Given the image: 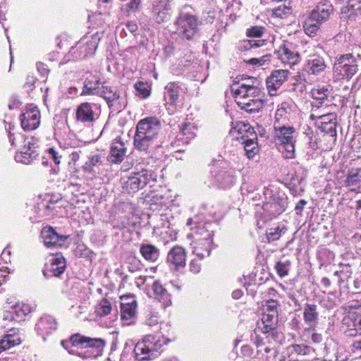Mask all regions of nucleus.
Returning a JSON list of instances; mask_svg holds the SVG:
<instances>
[{
	"label": "nucleus",
	"mask_w": 361,
	"mask_h": 361,
	"mask_svg": "<svg viewBox=\"0 0 361 361\" xmlns=\"http://www.w3.org/2000/svg\"><path fill=\"white\" fill-rule=\"evenodd\" d=\"M180 88L175 82L168 83L164 88V99L167 103L174 105L179 97Z\"/></svg>",
	"instance_id": "obj_33"
},
{
	"label": "nucleus",
	"mask_w": 361,
	"mask_h": 361,
	"mask_svg": "<svg viewBox=\"0 0 361 361\" xmlns=\"http://www.w3.org/2000/svg\"><path fill=\"white\" fill-rule=\"evenodd\" d=\"M277 307L278 302L276 300H267L265 305H263V314L278 315Z\"/></svg>",
	"instance_id": "obj_48"
},
{
	"label": "nucleus",
	"mask_w": 361,
	"mask_h": 361,
	"mask_svg": "<svg viewBox=\"0 0 361 361\" xmlns=\"http://www.w3.org/2000/svg\"><path fill=\"white\" fill-rule=\"evenodd\" d=\"M99 116V107L97 104L82 102L76 109L75 119L81 123H92Z\"/></svg>",
	"instance_id": "obj_15"
},
{
	"label": "nucleus",
	"mask_w": 361,
	"mask_h": 361,
	"mask_svg": "<svg viewBox=\"0 0 361 361\" xmlns=\"http://www.w3.org/2000/svg\"><path fill=\"white\" fill-rule=\"evenodd\" d=\"M292 13V8L290 6L282 4L273 10V14L280 18H286Z\"/></svg>",
	"instance_id": "obj_46"
},
{
	"label": "nucleus",
	"mask_w": 361,
	"mask_h": 361,
	"mask_svg": "<svg viewBox=\"0 0 361 361\" xmlns=\"http://www.w3.org/2000/svg\"><path fill=\"white\" fill-rule=\"evenodd\" d=\"M310 118L312 120H315L317 126L336 121V115L331 113H324L322 114H311Z\"/></svg>",
	"instance_id": "obj_39"
},
{
	"label": "nucleus",
	"mask_w": 361,
	"mask_h": 361,
	"mask_svg": "<svg viewBox=\"0 0 361 361\" xmlns=\"http://www.w3.org/2000/svg\"><path fill=\"white\" fill-rule=\"evenodd\" d=\"M290 109L286 104H282L280 107H279L275 114V122L278 123H283V121L288 120V114L290 113Z\"/></svg>",
	"instance_id": "obj_41"
},
{
	"label": "nucleus",
	"mask_w": 361,
	"mask_h": 361,
	"mask_svg": "<svg viewBox=\"0 0 361 361\" xmlns=\"http://www.w3.org/2000/svg\"><path fill=\"white\" fill-rule=\"evenodd\" d=\"M102 97L107 102L109 107H112L115 104H119L121 98L120 92L114 87L102 86V90L98 94Z\"/></svg>",
	"instance_id": "obj_29"
},
{
	"label": "nucleus",
	"mask_w": 361,
	"mask_h": 361,
	"mask_svg": "<svg viewBox=\"0 0 361 361\" xmlns=\"http://www.w3.org/2000/svg\"><path fill=\"white\" fill-rule=\"evenodd\" d=\"M37 68L42 76H46L48 74L49 71L47 66L45 64L42 63H37Z\"/></svg>",
	"instance_id": "obj_63"
},
{
	"label": "nucleus",
	"mask_w": 361,
	"mask_h": 361,
	"mask_svg": "<svg viewBox=\"0 0 361 361\" xmlns=\"http://www.w3.org/2000/svg\"><path fill=\"white\" fill-rule=\"evenodd\" d=\"M102 33L96 32L90 37L80 39L75 47L70 50V54L75 59H82L92 56L100 42Z\"/></svg>",
	"instance_id": "obj_7"
},
{
	"label": "nucleus",
	"mask_w": 361,
	"mask_h": 361,
	"mask_svg": "<svg viewBox=\"0 0 361 361\" xmlns=\"http://www.w3.org/2000/svg\"><path fill=\"white\" fill-rule=\"evenodd\" d=\"M311 93L314 99L317 100H324L327 98L329 90L327 87L324 86H318L317 87L312 89Z\"/></svg>",
	"instance_id": "obj_47"
},
{
	"label": "nucleus",
	"mask_w": 361,
	"mask_h": 361,
	"mask_svg": "<svg viewBox=\"0 0 361 361\" xmlns=\"http://www.w3.org/2000/svg\"><path fill=\"white\" fill-rule=\"evenodd\" d=\"M111 305L107 300H102L96 308L97 314L99 317H104L110 314Z\"/></svg>",
	"instance_id": "obj_43"
},
{
	"label": "nucleus",
	"mask_w": 361,
	"mask_h": 361,
	"mask_svg": "<svg viewBox=\"0 0 361 361\" xmlns=\"http://www.w3.org/2000/svg\"><path fill=\"white\" fill-rule=\"evenodd\" d=\"M274 130L277 140L283 145V155L286 159H292L295 155V145L293 134L295 129L292 126H286L284 123H274Z\"/></svg>",
	"instance_id": "obj_9"
},
{
	"label": "nucleus",
	"mask_w": 361,
	"mask_h": 361,
	"mask_svg": "<svg viewBox=\"0 0 361 361\" xmlns=\"http://www.w3.org/2000/svg\"><path fill=\"white\" fill-rule=\"evenodd\" d=\"M126 148L123 142L112 143L111 146L109 161L112 163H121L126 156Z\"/></svg>",
	"instance_id": "obj_31"
},
{
	"label": "nucleus",
	"mask_w": 361,
	"mask_h": 361,
	"mask_svg": "<svg viewBox=\"0 0 361 361\" xmlns=\"http://www.w3.org/2000/svg\"><path fill=\"white\" fill-rule=\"evenodd\" d=\"M144 258L149 262H155L159 256V250H140Z\"/></svg>",
	"instance_id": "obj_51"
},
{
	"label": "nucleus",
	"mask_w": 361,
	"mask_h": 361,
	"mask_svg": "<svg viewBox=\"0 0 361 361\" xmlns=\"http://www.w3.org/2000/svg\"><path fill=\"white\" fill-rule=\"evenodd\" d=\"M341 322L342 329L347 336L355 337L361 334V305L348 303Z\"/></svg>",
	"instance_id": "obj_5"
},
{
	"label": "nucleus",
	"mask_w": 361,
	"mask_h": 361,
	"mask_svg": "<svg viewBox=\"0 0 361 361\" xmlns=\"http://www.w3.org/2000/svg\"><path fill=\"white\" fill-rule=\"evenodd\" d=\"M303 319L305 322L310 326L305 329V335L314 330L317 324L319 319L317 306L314 304H306L303 308Z\"/></svg>",
	"instance_id": "obj_22"
},
{
	"label": "nucleus",
	"mask_w": 361,
	"mask_h": 361,
	"mask_svg": "<svg viewBox=\"0 0 361 361\" xmlns=\"http://www.w3.org/2000/svg\"><path fill=\"white\" fill-rule=\"evenodd\" d=\"M57 322L51 315H44L36 324V329L42 336L52 334L57 329Z\"/></svg>",
	"instance_id": "obj_25"
},
{
	"label": "nucleus",
	"mask_w": 361,
	"mask_h": 361,
	"mask_svg": "<svg viewBox=\"0 0 361 361\" xmlns=\"http://www.w3.org/2000/svg\"><path fill=\"white\" fill-rule=\"evenodd\" d=\"M239 134H241V143L244 145L245 154L249 159L252 158L258 152L257 134L250 124L240 123L235 127Z\"/></svg>",
	"instance_id": "obj_10"
},
{
	"label": "nucleus",
	"mask_w": 361,
	"mask_h": 361,
	"mask_svg": "<svg viewBox=\"0 0 361 361\" xmlns=\"http://www.w3.org/2000/svg\"><path fill=\"white\" fill-rule=\"evenodd\" d=\"M275 54L276 57L285 64L293 66L298 63L300 61L298 53L290 50L286 44L281 46L278 51L275 52Z\"/></svg>",
	"instance_id": "obj_24"
},
{
	"label": "nucleus",
	"mask_w": 361,
	"mask_h": 361,
	"mask_svg": "<svg viewBox=\"0 0 361 361\" xmlns=\"http://www.w3.org/2000/svg\"><path fill=\"white\" fill-rule=\"evenodd\" d=\"M192 253L202 259L204 256L210 255V250H192Z\"/></svg>",
	"instance_id": "obj_60"
},
{
	"label": "nucleus",
	"mask_w": 361,
	"mask_h": 361,
	"mask_svg": "<svg viewBox=\"0 0 361 361\" xmlns=\"http://www.w3.org/2000/svg\"><path fill=\"white\" fill-rule=\"evenodd\" d=\"M335 275H337L341 282H344L345 280H347L350 277V273L348 271H335Z\"/></svg>",
	"instance_id": "obj_62"
},
{
	"label": "nucleus",
	"mask_w": 361,
	"mask_h": 361,
	"mask_svg": "<svg viewBox=\"0 0 361 361\" xmlns=\"http://www.w3.org/2000/svg\"><path fill=\"white\" fill-rule=\"evenodd\" d=\"M8 334H6L1 340H0V353L5 350L9 349L11 347L18 345L21 343L20 338L18 335L16 334L13 328L9 330Z\"/></svg>",
	"instance_id": "obj_32"
},
{
	"label": "nucleus",
	"mask_w": 361,
	"mask_h": 361,
	"mask_svg": "<svg viewBox=\"0 0 361 361\" xmlns=\"http://www.w3.org/2000/svg\"><path fill=\"white\" fill-rule=\"evenodd\" d=\"M66 267V262L63 256L61 255H53L50 259V264L47 270L43 271V274L46 277L51 276H60L65 271Z\"/></svg>",
	"instance_id": "obj_21"
},
{
	"label": "nucleus",
	"mask_w": 361,
	"mask_h": 361,
	"mask_svg": "<svg viewBox=\"0 0 361 361\" xmlns=\"http://www.w3.org/2000/svg\"><path fill=\"white\" fill-rule=\"evenodd\" d=\"M100 91L99 79L95 75H89L84 81L81 95H98Z\"/></svg>",
	"instance_id": "obj_30"
},
{
	"label": "nucleus",
	"mask_w": 361,
	"mask_h": 361,
	"mask_svg": "<svg viewBox=\"0 0 361 361\" xmlns=\"http://www.w3.org/2000/svg\"><path fill=\"white\" fill-rule=\"evenodd\" d=\"M303 336L310 338V340L314 343H319L322 341V336L320 334L314 332V330L309 334L305 335V331H303Z\"/></svg>",
	"instance_id": "obj_55"
},
{
	"label": "nucleus",
	"mask_w": 361,
	"mask_h": 361,
	"mask_svg": "<svg viewBox=\"0 0 361 361\" xmlns=\"http://www.w3.org/2000/svg\"><path fill=\"white\" fill-rule=\"evenodd\" d=\"M167 260L176 267L184 266L185 262V250H170L167 255Z\"/></svg>",
	"instance_id": "obj_35"
},
{
	"label": "nucleus",
	"mask_w": 361,
	"mask_h": 361,
	"mask_svg": "<svg viewBox=\"0 0 361 361\" xmlns=\"http://www.w3.org/2000/svg\"><path fill=\"white\" fill-rule=\"evenodd\" d=\"M332 13L333 6L330 1H319L304 22L305 33L309 36L315 35L321 25L329 19Z\"/></svg>",
	"instance_id": "obj_4"
},
{
	"label": "nucleus",
	"mask_w": 361,
	"mask_h": 361,
	"mask_svg": "<svg viewBox=\"0 0 361 361\" xmlns=\"http://www.w3.org/2000/svg\"><path fill=\"white\" fill-rule=\"evenodd\" d=\"M69 343L73 346L82 345L83 348L95 349L97 353H99L102 351L104 345V341L101 338H92L80 334L71 336L69 341H62L61 345L64 348L68 349Z\"/></svg>",
	"instance_id": "obj_14"
},
{
	"label": "nucleus",
	"mask_w": 361,
	"mask_h": 361,
	"mask_svg": "<svg viewBox=\"0 0 361 361\" xmlns=\"http://www.w3.org/2000/svg\"><path fill=\"white\" fill-rule=\"evenodd\" d=\"M168 339L159 334H147L135 345V357L138 361L152 360L159 356Z\"/></svg>",
	"instance_id": "obj_2"
},
{
	"label": "nucleus",
	"mask_w": 361,
	"mask_h": 361,
	"mask_svg": "<svg viewBox=\"0 0 361 361\" xmlns=\"http://www.w3.org/2000/svg\"><path fill=\"white\" fill-rule=\"evenodd\" d=\"M326 68V64L324 59L318 55L310 56L306 61L305 70L309 74L319 75Z\"/></svg>",
	"instance_id": "obj_26"
},
{
	"label": "nucleus",
	"mask_w": 361,
	"mask_h": 361,
	"mask_svg": "<svg viewBox=\"0 0 361 361\" xmlns=\"http://www.w3.org/2000/svg\"><path fill=\"white\" fill-rule=\"evenodd\" d=\"M200 219L199 216L188 219L187 226L195 225V227L191 228L192 232L188 235V238H192L197 245L207 246L210 243V233L205 228L204 224L200 221Z\"/></svg>",
	"instance_id": "obj_12"
},
{
	"label": "nucleus",
	"mask_w": 361,
	"mask_h": 361,
	"mask_svg": "<svg viewBox=\"0 0 361 361\" xmlns=\"http://www.w3.org/2000/svg\"><path fill=\"white\" fill-rule=\"evenodd\" d=\"M336 121L324 123L322 126H317V127L324 133L329 134L331 137L336 136Z\"/></svg>",
	"instance_id": "obj_49"
},
{
	"label": "nucleus",
	"mask_w": 361,
	"mask_h": 361,
	"mask_svg": "<svg viewBox=\"0 0 361 361\" xmlns=\"http://www.w3.org/2000/svg\"><path fill=\"white\" fill-rule=\"evenodd\" d=\"M278 324V315L262 314L261 321L257 323V330L263 334L272 333Z\"/></svg>",
	"instance_id": "obj_28"
},
{
	"label": "nucleus",
	"mask_w": 361,
	"mask_h": 361,
	"mask_svg": "<svg viewBox=\"0 0 361 361\" xmlns=\"http://www.w3.org/2000/svg\"><path fill=\"white\" fill-rule=\"evenodd\" d=\"M264 28L262 26H254L247 29L246 34L250 37H260L264 32Z\"/></svg>",
	"instance_id": "obj_53"
},
{
	"label": "nucleus",
	"mask_w": 361,
	"mask_h": 361,
	"mask_svg": "<svg viewBox=\"0 0 361 361\" xmlns=\"http://www.w3.org/2000/svg\"><path fill=\"white\" fill-rule=\"evenodd\" d=\"M11 307L15 309V313L19 317L25 316L31 312V307L27 304L20 305L18 302H15L11 305Z\"/></svg>",
	"instance_id": "obj_45"
},
{
	"label": "nucleus",
	"mask_w": 361,
	"mask_h": 361,
	"mask_svg": "<svg viewBox=\"0 0 361 361\" xmlns=\"http://www.w3.org/2000/svg\"><path fill=\"white\" fill-rule=\"evenodd\" d=\"M22 128L25 130L36 129L40 123V113L37 106L30 105L20 116Z\"/></svg>",
	"instance_id": "obj_18"
},
{
	"label": "nucleus",
	"mask_w": 361,
	"mask_h": 361,
	"mask_svg": "<svg viewBox=\"0 0 361 361\" xmlns=\"http://www.w3.org/2000/svg\"><path fill=\"white\" fill-rule=\"evenodd\" d=\"M286 200L285 199L273 197L262 206L263 215L268 219L276 217L285 211Z\"/></svg>",
	"instance_id": "obj_17"
},
{
	"label": "nucleus",
	"mask_w": 361,
	"mask_h": 361,
	"mask_svg": "<svg viewBox=\"0 0 361 361\" xmlns=\"http://www.w3.org/2000/svg\"><path fill=\"white\" fill-rule=\"evenodd\" d=\"M47 153L56 164H59L61 163V156L59 155V152L54 147L49 148L47 149Z\"/></svg>",
	"instance_id": "obj_56"
},
{
	"label": "nucleus",
	"mask_w": 361,
	"mask_h": 361,
	"mask_svg": "<svg viewBox=\"0 0 361 361\" xmlns=\"http://www.w3.org/2000/svg\"><path fill=\"white\" fill-rule=\"evenodd\" d=\"M41 238L44 245L47 247H68L71 238L69 235H61L51 226H47L42 228L41 231Z\"/></svg>",
	"instance_id": "obj_13"
},
{
	"label": "nucleus",
	"mask_w": 361,
	"mask_h": 361,
	"mask_svg": "<svg viewBox=\"0 0 361 361\" xmlns=\"http://www.w3.org/2000/svg\"><path fill=\"white\" fill-rule=\"evenodd\" d=\"M346 184L352 191L361 192V168L349 173L346 179Z\"/></svg>",
	"instance_id": "obj_34"
},
{
	"label": "nucleus",
	"mask_w": 361,
	"mask_h": 361,
	"mask_svg": "<svg viewBox=\"0 0 361 361\" xmlns=\"http://www.w3.org/2000/svg\"><path fill=\"white\" fill-rule=\"evenodd\" d=\"M285 230L284 227L281 228L277 226L276 228H271L267 231L265 236L262 237V241L271 243L272 241L279 239L281 233Z\"/></svg>",
	"instance_id": "obj_40"
},
{
	"label": "nucleus",
	"mask_w": 361,
	"mask_h": 361,
	"mask_svg": "<svg viewBox=\"0 0 361 361\" xmlns=\"http://www.w3.org/2000/svg\"><path fill=\"white\" fill-rule=\"evenodd\" d=\"M140 0H130L129 3L127 4V8L128 11H135L139 6Z\"/></svg>",
	"instance_id": "obj_61"
},
{
	"label": "nucleus",
	"mask_w": 361,
	"mask_h": 361,
	"mask_svg": "<svg viewBox=\"0 0 361 361\" xmlns=\"http://www.w3.org/2000/svg\"><path fill=\"white\" fill-rule=\"evenodd\" d=\"M160 128V121L154 117L140 120L137 124L134 135L133 142L135 149L145 153L149 152L153 148Z\"/></svg>",
	"instance_id": "obj_1"
},
{
	"label": "nucleus",
	"mask_w": 361,
	"mask_h": 361,
	"mask_svg": "<svg viewBox=\"0 0 361 361\" xmlns=\"http://www.w3.org/2000/svg\"><path fill=\"white\" fill-rule=\"evenodd\" d=\"M235 90H250L251 87H258L259 80L254 77H245L243 75L240 80H235Z\"/></svg>",
	"instance_id": "obj_37"
},
{
	"label": "nucleus",
	"mask_w": 361,
	"mask_h": 361,
	"mask_svg": "<svg viewBox=\"0 0 361 361\" xmlns=\"http://www.w3.org/2000/svg\"><path fill=\"white\" fill-rule=\"evenodd\" d=\"M23 143V147H22L20 152L16 153L15 159L18 162L29 164L37 158L38 153L32 137L25 138Z\"/></svg>",
	"instance_id": "obj_16"
},
{
	"label": "nucleus",
	"mask_w": 361,
	"mask_h": 361,
	"mask_svg": "<svg viewBox=\"0 0 361 361\" xmlns=\"http://www.w3.org/2000/svg\"><path fill=\"white\" fill-rule=\"evenodd\" d=\"M358 64L352 54L340 56L334 66V73L339 80H349L358 71Z\"/></svg>",
	"instance_id": "obj_6"
},
{
	"label": "nucleus",
	"mask_w": 361,
	"mask_h": 361,
	"mask_svg": "<svg viewBox=\"0 0 361 361\" xmlns=\"http://www.w3.org/2000/svg\"><path fill=\"white\" fill-rule=\"evenodd\" d=\"M134 87L137 92V94L142 99L147 98L150 94V90L147 83L137 82L134 85Z\"/></svg>",
	"instance_id": "obj_44"
},
{
	"label": "nucleus",
	"mask_w": 361,
	"mask_h": 361,
	"mask_svg": "<svg viewBox=\"0 0 361 361\" xmlns=\"http://www.w3.org/2000/svg\"><path fill=\"white\" fill-rule=\"evenodd\" d=\"M342 18L355 21L361 17V0H347L341 9Z\"/></svg>",
	"instance_id": "obj_19"
},
{
	"label": "nucleus",
	"mask_w": 361,
	"mask_h": 361,
	"mask_svg": "<svg viewBox=\"0 0 361 361\" xmlns=\"http://www.w3.org/2000/svg\"><path fill=\"white\" fill-rule=\"evenodd\" d=\"M292 348L295 353L300 355H305L308 350V348L307 346L298 344L293 345Z\"/></svg>",
	"instance_id": "obj_59"
},
{
	"label": "nucleus",
	"mask_w": 361,
	"mask_h": 361,
	"mask_svg": "<svg viewBox=\"0 0 361 361\" xmlns=\"http://www.w3.org/2000/svg\"><path fill=\"white\" fill-rule=\"evenodd\" d=\"M157 176L147 169L134 173L123 183V189L128 193H134L143 188L151 180L155 181Z\"/></svg>",
	"instance_id": "obj_11"
},
{
	"label": "nucleus",
	"mask_w": 361,
	"mask_h": 361,
	"mask_svg": "<svg viewBox=\"0 0 361 361\" xmlns=\"http://www.w3.org/2000/svg\"><path fill=\"white\" fill-rule=\"evenodd\" d=\"M238 106L247 113L258 112L264 105V95L259 87H251L250 90H235V86L231 87Z\"/></svg>",
	"instance_id": "obj_3"
},
{
	"label": "nucleus",
	"mask_w": 361,
	"mask_h": 361,
	"mask_svg": "<svg viewBox=\"0 0 361 361\" xmlns=\"http://www.w3.org/2000/svg\"><path fill=\"white\" fill-rule=\"evenodd\" d=\"M289 266L290 262L288 260L285 262H278L276 264V269L277 274L281 277H284L287 276L289 271Z\"/></svg>",
	"instance_id": "obj_50"
},
{
	"label": "nucleus",
	"mask_w": 361,
	"mask_h": 361,
	"mask_svg": "<svg viewBox=\"0 0 361 361\" xmlns=\"http://www.w3.org/2000/svg\"><path fill=\"white\" fill-rule=\"evenodd\" d=\"M215 178L221 186L224 188L231 186L235 182L233 171L232 170H221L215 175Z\"/></svg>",
	"instance_id": "obj_36"
},
{
	"label": "nucleus",
	"mask_w": 361,
	"mask_h": 361,
	"mask_svg": "<svg viewBox=\"0 0 361 361\" xmlns=\"http://www.w3.org/2000/svg\"><path fill=\"white\" fill-rule=\"evenodd\" d=\"M0 260L4 263L11 262V252L10 250H2L0 255Z\"/></svg>",
	"instance_id": "obj_58"
},
{
	"label": "nucleus",
	"mask_w": 361,
	"mask_h": 361,
	"mask_svg": "<svg viewBox=\"0 0 361 361\" xmlns=\"http://www.w3.org/2000/svg\"><path fill=\"white\" fill-rule=\"evenodd\" d=\"M201 23L196 16L186 13H181L176 20L178 34L187 39L194 37Z\"/></svg>",
	"instance_id": "obj_8"
},
{
	"label": "nucleus",
	"mask_w": 361,
	"mask_h": 361,
	"mask_svg": "<svg viewBox=\"0 0 361 361\" xmlns=\"http://www.w3.org/2000/svg\"><path fill=\"white\" fill-rule=\"evenodd\" d=\"M197 127L195 124L185 123L180 128V135L185 137L184 142L188 143L189 141L196 136Z\"/></svg>",
	"instance_id": "obj_38"
},
{
	"label": "nucleus",
	"mask_w": 361,
	"mask_h": 361,
	"mask_svg": "<svg viewBox=\"0 0 361 361\" xmlns=\"http://www.w3.org/2000/svg\"><path fill=\"white\" fill-rule=\"evenodd\" d=\"M152 289L154 298L161 302L164 308L171 305V295L159 280L154 281Z\"/></svg>",
	"instance_id": "obj_23"
},
{
	"label": "nucleus",
	"mask_w": 361,
	"mask_h": 361,
	"mask_svg": "<svg viewBox=\"0 0 361 361\" xmlns=\"http://www.w3.org/2000/svg\"><path fill=\"white\" fill-rule=\"evenodd\" d=\"M288 73L287 70H276L267 78L266 83L270 95L276 94L277 89L287 80Z\"/></svg>",
	"instance_id": "obj_20"
},
{
	"label": "nucleus",
	"mask_w": 361,
	"mask_h": 361,
	"mask_svg": "<svg viewBox=\"0 0 361 361\" xmlns=\"http://www.w3.org/2000/svg\"><path fill=\"white\" fill-rule=\"evenodd\" d=\"M121 317L128 320L133 318L136 314L137 302L133 296L124 295L121 298Z\"/></svg>",
	"instance_id": "obj_27"
},
{
	"label": "nucleus",
	"mask_w": 361,
	"mask_h": 361,
	"mask_svg": "<svg viewBox=\"0 0 361 361\" xmlns=\"http://www.w3.org/2000/svg\"><path fill=\"white\" fill-rule=\"evenodd\" d=\"M172 0L154 1L152 8H159L161 11H171V2Z\"/></svg>",
	"instance_id": "obj_52"
},
{
	"label": "nucleus",
	"mask_w": 361,
	"mask_h": 361,
	"mask_svg": "<svg viewBox=\"0 0 361 361\" xmlns=\"http://www.w3.org/2000/svg\"><path fill=\"white\" fill-rule=\"evenodd\" d=\"M307 202L305 200H300L295 207L297 214H300L303 210L304 207L306 205Z\"/></svg>",
	"instance_id": "obj_64"
},
{
	"label": "nucleus",
	"mask_w": 361,
	"mask_h": 361,
	"mask_svg": "<svg viewBox=\"0 0 361 361\" xmlns=\"http://www.w3.org/2000/svg\"><path fill=\"white\" fill-rule=\"evenodd\" d=\"M153 19L158 24L167 22L170 19V11H161L159 8H152Z\"/></svg>",
	"instance_id": "obj_42"
},
{
	"label": "nucleus",
	"mask_w": 361,
	"mask_h": 361,
	"mask_svg": "<svg viewBox=\"0 0 361 361\" xmlns=\"http://www.w3.org/2000/svg\"><path fill=\"white\" fill-rule=\"evenodd\" d=\"M263 44H264V42L262 41L250 39L247 42H244L243 44V47L246 50H249L254 47H259L262 46Z\"/></svg>",
	"instance_id": "obj_54"
},
{
	"label": "nucleus",
	"mask_w": 361,
	"mask_h": 361,
	"mask_svg": "<svg viewBox=\"0 0 361 361\" xmlns=\"http://www.w3.org/2000/svg\"><path fill=\"white\" fill-rule=\"evenodd\" d=\"M146 324L150 327H154V330H159L160 326L159 324V320L157 316H150L146 320Z\"/></svg>",
	"instance_id": "obj_57"
}]
</instances>
